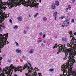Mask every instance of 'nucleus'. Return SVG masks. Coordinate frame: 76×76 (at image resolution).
<instances>
[{
	"label": "nucleus",
	"mask_w": 76,
	"mask_h": 76,
	"mask_svg": "<svg viewBox=\"0 0 76 76\" xmlns=\"http://www.w3.org/2000/svg\"><path fill=\"white\" fill-rule=\"evenodd\" d=\"M57 44H55V46L53 47V49H54L55 48H57V47H59V48L58 49V51H59V53H61V51L62 52H64L65 53V58H64V60H66L67 59V57H68L67 56L69 55V52H67V48H65V46L64 45H62L61 44H60V45L61 46H60L59 45L57 46Z\"/></svg>",
	"instance_id": "obj_1"
},
{
	"label": "nucleus",
	"mask_w": 76,
	"mask_h": 76,
	"mask_svg": "<svg viewBox=\"0 0 76 76\" xmlns=\"http://www.w3.org/2000/svg\"><path fill=\"white\" fill-rule=\"evenodd\" d=\"M25 0H9L7 1L8 4L10 6V9L12 8V7L15 6L16 7L17 6H20L21 4L20 3H23Z\"/></svg>",
	"instance_id": "obj_2"
},
{
	"label": "nucleus",
	"mask_w": 76,
	"mask_h": 76,
	"mask_svg": "<svg viewBox=\"0 0 76 76\" xmlns=\"http://www.w3.org/2000/svg\"><path fill=\"white\" fill-rule=\"evenodd\" d=\"M8 34H5L4 35L1 34L0 36V48H2L4 47V45L6 44H9V42L7 41V38L8 37Z\"/></svg>",
	"instance_id": "obj_3"
},
{
	"label": "nucleus",
	"mask_w": 76,
	"mask_h": 76,
	"mask_svg": "<svg viewBox=\"0 0 76 76\" xmlns=\"http://www.w3.org/2000/svg\"><path fill=\"white\" fill-rule=\"evenodd\" d=\"M75 56V55L74 52H71L70 53L68 58L70 63L72 64V65H73L74 63H76L75 60L74 59V58H75V57H74Z\"/></svg>",
	"instance_id": "obj_4"
},
{
	"label": "nucleus",
	"mask_w": 76,
	"mask_h": 76,
	"mask_svg": "<svg viewBox=\"0 0 76 76\" xmlns=\"http://www.w3.org/2000/svg\"><path fill=\"white\" fill-rule=\"evenodd\" d=\"M6 69H3V70L1 69V68L0 67V71L3 72V73L4 75V74H7V75H9V74H10V72L12 69H10V67H5Z\"/></svg>",
	"instance_id": "obj_5"
},
{
	"label": "nucleus",
	"mask_w": 76,
	"mask_h": 76,
	"mask_svg": "<svg viewBox=\"0 0 76 76\" xmlns=\"http://www.w3.org/2000/svg\"><path fill=\"white\" fill-rule=\"evenodd\" d=\"M32 0H27L25 2V1L24 0V1L23 2L20 3V4H22L23 6L24 5V6L26 7H28V6H30L31 4L32 3Z\"/></svg>",
	"instance_id": "obj_6"
},
{
	"label": "nucleus",
	"mask_w": 76,
	"mask_h": 76,
	"mask_svg": "<svg viewBox=\"0 0 76 76\" xmlns=\"http://www.w3.org/2000/svg\"><path fill=\"white\" fill-rule=\"evenodd\" d=\"M23 67H22V66H20V67L18 66L17 68L15 67V66H13L12 67V69H14L15 72H17V71H19L20 72H22V70H23Z\"/></svg>",
	"instance_id": "obj_7"
},
{
	"label": "nucleus",
	"mask_w": 76,
	"mask_h": 76,
	"mask_svg": "<svg viewBox=\"0 0 76 76\" xmlns=\"http://www.w3.org/2000/svg\"><path fill=\"white\" fill-rule=\"evenodd\" d=\"M25 65L23 66V69H25L26 68L27 70H28V72H31V71H32V70H34L33 68H32V67H31H31L28 66V64H25Z\"/></svg>",
	"instance_id": "obj_8"
},
{
	"label": "nucleus",
	"mask_w": 76,
	"mask_h": 76,
	"mask_svg": "<svg viewBox=\"0 0 76 76\" xmlns=\"http://www.w3.org/2000/svg\"><path fill=\"white\" fill-rule=\"evenodd\" d=\"M33 70H32V71H31V72H34L33 73H32V75H33L32 76H37V74H36V71H35L34 72V70H37V71H39V69L37 68H33Z\"/></svg>",
	"instance_id": "obj_9"
},
{
	"label": "nucleus",
	"mask_w": 76,
	"mask_h": 76,
	"mask_svg": "<svg viewBox=\"0 0 76 76\" xmlns=\"http://www.w3.org/2000/svg\"><path fill=\"white\" fill-rule=\"evenodd\" d=\"M69 23H70L69 22V20H66L63 22L64 25L66 27L69 26Z\"/></svg>",
	"instance_id": "obj_10"
},
{
	"label": "nucleus",
	"mask_w": 76,
	"mask_h": 76,
	"mask_svg": "<svg viewBox=\"0 0 76 76\" xmlns=\"http://www.w3.org/2000/svg\"><path fill=\"white\" fill-rule=\"evenodd\" d=\"M62 71H63V75H64V73H66V75H67V70L66 69V68L65 67V66L64 65L62 67Z\"/></svg>",
	"instance_id": "obj_11"
},
{
	"label": "nucleus",
	"mask_w": 76,
	"mask_h": 76,
	"mask_svg": "<svg viewBox=\"0 0 76 76\" xmlns=\"http://www.w3.org/2000/svg\"><path fill=\"white\" fill-rule=\"evenodd\" d=\"M55 5L57 6H58L60 5V3L58 1H56L55 2Z\"/></svg>",
	"instance_id": "obj_12"
},
{
	"label": "nucleus",
	"mask_w": 76,
	"mask_h": 76,
	"mask_svg": "<svg viewBox=\"0 0 76 76\" xmlns=\"http://www.w3.org/2000/svg\"><path fill=\"white\" fill-rule=\"evenodd\" d=\"M16 51L17 53H20L22 52V50L19 49H17L16 50Z\"/></svg>",
	"instance_id": "obj_13"
},
{
	"label": "nucleus",
	"mask_w": 76,
	"mask_h": 76,
	"mask_svg": "<svg viewBox=\"0 0 76 76\" xmlns=\"http://www.w3.org/2000/svg\"><path fill=\"white\" fill-rule=\"evenodd\" d=\"M52 9H56V7L55 6V4H53L52 5Z\"/></svg>",
	"instance_id": "obj_14"
},
{
	"label": "nucleus",
	"mask_w": 76,
	"mask_h": 76,
	"mask_svg": "<svg viewBox=\"0 0 76 76\" xmlns=\"http://www.w3.org/2000/svg\"><path fill=\"white\" fill-rule=\"evenodd\" d=\"M67 38H64V37H63L62 38V41H65V42H66V41H67Z\"/></svg>",
	"instance_id": "obj_15"
},
{
	"label": "nucleus",
	"mask_w": 76,
	"mask_h": 76,
	"mask_svg": "<svg viewBox=\"0 0 76 76\" xmlns=\"http://www.w3.org/2000/svg\"><path fill=\"white\" fill-rule=\"evenodd\" d=\"M17 19L18 20H19L20 21H22V18L21 17H19L17 18Z\"/></svg>",
	"instance_id": "obj_16"
},
{
	"label": "nucleus",
	"mask_w": 76,
	"mask_h": 76,
	"mask_svg": "<svg viewBox=\"0 0 76 76\" xmlns=\"http://www.w3.org/2000/svg\"><path fill=\"white\" fill-rule=\"evenodd\" d=\"M33 51V49H31L29 51V53L30 54H32V53H34V51Z\"/></svg>",
	"instance_id": "obj_17"
},
{
	"label": "nucleus",
	"mask_w": 76,
	"mask_h": 76,
	"mask_svg": "<svg viewBox=\"0 0 76 76\" xmlns=\"http://www.w3.org/2000/svg\"><path fill=\"white\" fill-rule=\"evenodd\" d=\"M57 14H58V12H55L53 15V16H56L57 15Z\"/></svg>",
	"instance_id": "obj_18"
},
{
	"label": "nucleus",
	"mask_w": 76,
	"mask_h": 76,
	"mask_svg": "<svg viewBox=\"0 0 76 76\" xmlns=\"http://www.w3.org/2000/svg\"><path fill=\"white\" fill-rule=\"evenodd\" d=\"M18 26H15L13 27V28L14 29H17L18 28Z\"/></svg>",
	"instance_id": "obj_19"
},
{
	"label": "nucleus",
	"mask_w": 76,
	"mask_h": 76,
	"mask_svg": "<svg viewBox=\"0 0 76 76\" xmlns=\"http://www.w3.org/2000/svg\"><path fill=\"white\" fill-rule=\"evenodd\" d=\"M68 7L69 10H71V7L70 5H68Z\"/></svg>",
	"instance_id": "obj_20"
},
{
	"label": "nucleus",
	"mask_w": 76,
	"mask_h": 76,
	"mask_svg": "<svg viewBox=\"0 0 76 76\" xmlns=\"http://www.w3.org/2000/svg\"><path fill=\"white\" fill-rule=\"evenodd\" d=\"M27 63L30 66V67H30V68H31V67H32L31 66V64L29 62H28V61H27Z\"/></svg>",
	"instance_id": "obj_21"
},
{
	"label": "nucleus",
	"mask_w": 76,
	"mask_h": 76,
	"mask_svg": "<svg viewBox=\"0 0 76 76\" xmlns=\"http://www.w3.org/2000/svg\"><path fill=\"white\" fill-rule=\"evenodd\" d=\"M49 71H50V72H53V71H54V69H49Z\"/></svg>",
	"instance_id": "obj_22"
},
{
	"label": "nucleus",
	"mask_w": 76,
	"mask_h": 76,
	"mask_svg": "<svg viewBox=\"0 0 76 76\" xmlns=\"http://www.w3.org/2000/svg\"><path fill=\"white\" fill-rule=\"evenodd\" d=\"M1 48H0V53H1ZM3 59V58H2L1 57H0V60H1Z\"/></svg>",
	"instance_id": "obj_23"
},
{
	"label": "nucleus",
	"mask_w": 76,
	"mask_h": 76,
	"mask_svg": "<svg viewBox=\"0 0 76 76\" xmlns=\"http://www.w3.org/2000/svg\"><path fill=\"white\" fill-rule=\"evenodd\" d=\"M38 15V13H36L35 15H34V18H36V17H37V15Z\"/></svg>",
	"instance_id": "obj_24"
},
{
	"label": "nucleus",
	"mask_w": 76,
	"mask_h": 76,
	"mask_svg": "<svg viewBox=\"0 0 76 76\" xmlns=\"http://www.w3.org/2000/svg\"><path fill=\"white\" fill-rule=\"evenodd\" d=\"M69 65H68V64H67L66 65V68H69Z\"/></svg>",
	"instance_id": "obj_25"
},
{
	"label": "nucleus",
	"mask_w": 76,
	"mask_h": 76,
	"mask_svg": "<svg viewBox=\"0 0 76 76\" xmlns=\"http://www.w3.org/2000/svg\"><path fill=\"white\" fill-rule=\"evenodd\" d=\"M43 20L45 21L47 20V18H43Z\"/></svg>",
	"instance_id": "obj_26"
},
{
	"label": "nucleus",
	"mask_w": 76,
	"mask_h": 76,
	"mask_svg": "<svg viewBox=\"0 0 76 76\" xmlns=\"http://www.w3.org/2000/svg\"><path fill=\"white\" fill-rule=\"evenodd\" d=\"M69 34H70V35H73V34H73V32H72V31H70L69 32Z\"/></svg>",
	"instance_id": "obj_27"
},
{
	"label": "nucleus",
	"mask_w": 76,
	"mask_h": 76,
	"mask_svg": "<svg viewBox=\"0 0 76 76\" xmlns=\"http://www.w3.org/2000/svg\"><path fill=\"white\" fill-rule=\"evenodd\" d=\"M71 22H72V23H74V22H75V19H72L71 20Z\"/></svg>",
	"instance_id": "obj_28"
},
{
	"label": "nucleus",
	"mask_w": 76,
	"mask_h": 76,
	"mask_svg": "<svg viewBox=\"0 0 76 76\" xmlns=\"http://www.w3.org/2000/svg\"><path fill=\"white\" fill-rule=\"evenodd\" d=\"M23 34H26V30H24L23 32Z\"/></svg>",
	"instance_id": "obj_29"
},
{
	"label": "nucleus",
	"mask_w": 76,
	"mask_h": 76,
	"mask_svg": "<svg viewBox=\"0 0 76 76\" xmlns=\"http://www.w3.org/2000/svg\"><path fill=\"white\" fill-rule=\"evenodd\" d=\"M73 3H74L75 2V0H71Z\"/></svg>",
	"instance_id": "obj_30"
},
{
	"label": "nucleus",
	"mask_w": 76,
	"mask_h": 76,
	"mask_svg": "<svg viewBox=\"0 0 76 76\" xmlns=\"http://www.w3.org/2000/svg\"><path fill=\"white\" fill-rule=\"evenodd\" d=\"M15 43L17 46H19V44H18V43L17 42H16Z\"/></svg>",
	"instance_id": "obj_31"
},
{
	"label": "nucleus",
	"mask_w": 76,
	"mask_h": 76,
	"mask_svg": "<svg viewBox=\"0 0 76 76\" xmlns=\"http://www.w3.org/2000/svg\"><path fill=\"white\" fill-rule=\"evenodd\" d=\"M13 66H13V64H12L11 65V69H13V68H12V67H13Z\"/></svg>",
	"instance_id": "obj_32"
},
{
	"label": "nucleus",
	"mask_w": 76,
	"mask_h": 76,
	"mask_svg": "<svg viewBox=\"0 0 76 76\" xmlns=\"http://www.w3.org/2000/svg\"><path fill=\"white\" fill-rule=\"evenodd\" d=\"M45 34H44L43 35V37H42V38H45Z\"/></svg>",
	"instance_id": "obj_33"
},
{
	"label": "nucleus",
	"mask_w": 76,
	"mask_h": 76,
	"mask_svg": "<svg viewBox=\"0 0 76 76\" xmlns=\"http://www.w3.org/2000/svg\"><path fill=\"white\" fill-rule=\"evenodd\" d=\"M39 35H40V36H41L42 35V32L40 33Z\"/></svg>",
	"instance_id": "obj_34"
},
{
	"label": "nucleus",
	"mask_w": 76,
	"mask_h": 76,
	"mask_svg": "<svg viewBox=\"0 0 76 76\" xmlns=\"http://www.w3.org/2000/svg\"><path fill=\"white\" fill-rule=\"evenodd\" d=\"M0 26H1V27H3L4 29V28H5V26H3L2 25H0Z\"/></svg>",
	"instance_id": "obj_35"
},
{
	"label": "nucleus",
	"mask_w": 76,
	"mask_h": 76,
	"mask_svg": "<svg viewBox=\"0 0 76 76\" xmlns=\"http://www.w3.org/2000/svg\"><path fill=\"white\" fill-rule=\"evenodd\" d=\"M38 75H39V76H42V75H41V73H38Z\"/></svg>",
	"instance_id": "obj_36"
},
{
	"label": "nucleus",
	"mask_w": 76,
	"mask_h": 76,
	"mask_svg": "<svg viewBox=\"0 0 76 76\" xmlns=\"http://www.w3.org/2000/svg\"><path fill=\"white\" fill-rule=\"evenodd\" d=\"M73 35H71V37H72V38H73L74 39L75 38L74 36V37H73Z\"/></svg>",
	"instance_id": "obj_37"
},
{
	"label": "nucleus",
	"mask_w": 76,
	"mask_h": 76,
	"mask_svg": "<svg viewBox=\"0 0 76 76\" xmlns=\"http://www.w3.org/2000/svg\"><path fill=\"white\" fill-rule=\"evenodd\" d=\"M10 22V23H12V20L10 19L9 20Z\"/></svg>",
	"instance_id": "obj_38"
},
{
	"label": "nucleus",
	"mask_w": 76,
	"mask_h": 76,
	"mask_svg": "<svg viewBox=\"0 0 76 76\" xmlns=\"http://www.w3.org/2000/svg\"><path fill=\"white\" fill-rule=\"evenodd\" d=\"M41 41H42V40H40L39 41H38L39 43V42H41Z\"/></svg>",
	"instance_id": "obj_39"
},
{
	"label": "nucleus",
	"mask_w": 76,
	"mask_h": 76,
	"mask_svg": "<svg viewBox=\"0 0 76 76\" xmlns=\"http://www.w3.org/2000/svg\"><path fill=\"white\" fill-rule=\"evenodd\" d=\"M61 18H62V19H63V18H64L65 17L64 16H62V17H61Z\"/></svg>",
	"instance_id": "obj_40"
},
{
	"label": "nucleus",
	"mask_w": 76,
	"mask_h": 76,
	"mask_svg": "<svg viewBox=\"0 0 76 76\" xmlns=\"http://www.w3.org/2000/svg\"><path fill=\"white\" fill-rule=\"evenodd\" d=\"M42 46L43 47H44V44L43 43L41 44Z\"/></svg>",
	"instance_id": "obj_41"
},
{
	"label": "nucleus",
	"mask_w": 76,
	"mask_h": 76,
	"mask_svg": "<svg viewBox=\"0 0 76 76\" xmlns=\"http://www.w3.org/2000/svg\"><path fill=\"white\" fill-rule=\"evenodd\" d=\"M46 42H47V41H46V40H44V41H43V42H44L45 43H46Z\"/></svg>",
	"instance_id": "obj_42"
},
{
	"label": "nucleus",
	"mask_w": 76,
	"mask_h": 76,
	"mask_svg": "<svg viewBox=\"0 0 76 76\" xmlns=\"http://www.w3.org/2000/svg\"><path fill=\"white\" fill-rule=\"evenodd\" d=\"M54 17H55V19L56 20L57 19V17H56V16H54Z\"/></svg>",
	"instance_id": "obj_43"
},
{
	"label": "nucleus",
	"mask_w": 76,
	"mask_h": 76,
	"mask_svg": "<svg viewBox=\"0 0 76 76\" xmlns=\"http://www.w3.org/2000/svg\"><path fill=\"white\" fill-rule=\"evenodd\" d=\"M61 26L62 27H63V28H64V25H62Z\"/></svg>",
	"instance_id": "obj_44"
},
{
	"label": "nucleus",
	"mask_w": 76,
	"mask_h": 76,
	"mask_svg": "<svg viewBox=\"0 0 76 76\" xmlns=\"http://www.w3.org/2000/svg\"><path fill=\"white\" fill-rule=\"evenodd\" d=\"M74 35H76V32H75L74 33Z\"/></svg>",
	"instance_id": "obj_45"
},
{
	"label": "nucleus",
	"mask_w": 76,
	"mask_h": 76,
	"mask_svg": "<svg viewBox=\"0 0 76 76\" xmlns=\"http://www.w3.org/2000/svg\"><path fill=\"white\" fill-rule=\"evenodd\" d=\"M68 9H69L68 8H67L66 9V11H67L68 10Z\"/></svg>",
	"instance_id": "obj_46"
},
{
	"label": "nucleus",
	"mask_w": 76,
	"mask_h": 76,
	"mask_svg": "<svg viewBox=\"0 0 76 76\" xmlns=\"http://www.w3.org/2000/svg\"><path fill=\"white\" fill-rule=\"evenodd\" d=\"M22 57L23 58H25V57L24 56H23Z\"/></svg>",
	"instance_id": "obj_47"
},
{
	"label": "nucleus",
	"mask_w": 76,
	"mask_h": 76,
	"mask_svg": "<svg viewBox=\"0 0 76 76\" xmlns=\"http://www.w3.org/2000/svg\"><path fill=\"white\" fill-rule=\"evenodd\" d=\"M14 76H18L17 75H16V74H15Z\"/></svg>",
	"instance_id": "obj_48"
},
{
	"label": "nucleus",
	"mask_w": 76,
	"mask_h": 76,
	"mask_svg": "<svg viewBox=\"0 0 76 76\" xmlns=\"http://www.w3.org/2000/svg\"><path fill=\"white\" fill-rule=\"evenodd\" d=\"M59 19H62V18H61V17H60V18H59Z\"/></svg>",
	"instance_id": "obj_49"
},
{
	"label": "nucleus",
	"mask_w": 76,
	"mask_h": 76,
	"mask_svg": "<svg viewBox=\"0 0 76 76\" xmlns=\"http://www.w3.org/2000/svg\"><path fill=\"white\" fill-rule=\"evenodd\" d=\"M59 53H60L58 52H57V54H59Z\"/></svg>",
	"instance_id": "obj_50"
},
{
	"label": "nucleus",
	"mask_w": 76,
	"mask_h": 76,
	"mask_svg": "<svg viewBox=\"0 0 76 76\" xmlns=\"http://www.w3.org/2000/svg\"><path fill=\"white\" fill-rule=\"evenodd\" d=\"M29 17H31V16H30V15H29Z\"/></svg>",
	"instance_id": "obj_51"
},
{
	"label": "nucleus",
	"mask_w": 76,
	"mask_h": 76,
	"mask_svg": "<svg viewBox=\"0 0 76 76\" xmlns=\"http://www.w3.org/2000/svg\"><path fill=\"white\" fill-rule=\"evenodd\" d=\"M27 29H29V27H27Z\"/></svg>",
	"instance_id": "obj_52"
},
{
	"label": "nucleus",
	"mask_w": 76,
	"mask_h": 76,
	"mask_svg": "<svg viewBox=\"0 0 76 76\" xmlns=\"http://www.w3.org/2000/svg\"><path fill=\"white\" fill-rule=\"evenodd\" d=\"M31 7V8H30L31 9H32V7Z\"/></svg>",
	"instance_id": "obj_53"
},
{
	"label": "nucleus",
	"mask_w": 76,
	"mask_h": 76,
	"mask_svg": "<svg viewBox=\"0 0 76 76\" xmlns=\"http://www.w3.org/2000/svg\"><path fill=\"white\" fill-rule=\"evenodd\" d=\"M1 29V28H0V30Z\"/></svg>",
	"instance_id": "obj_54"
},
{
	"label": "nucleus",
	"mask_w": 76,
	"mask_h": 76,
	"mask_svg": "<svg viewBox=\"0 0 76 76\" xmlns=\"http://www.w3.org/2000/svg\"><path fill=\"white\" fill-rule=\"evenodd\" d=\"M0 76H1V75H0Z\"/></svg>",
	"instance_id": "obj_55"
}]
</instances>
